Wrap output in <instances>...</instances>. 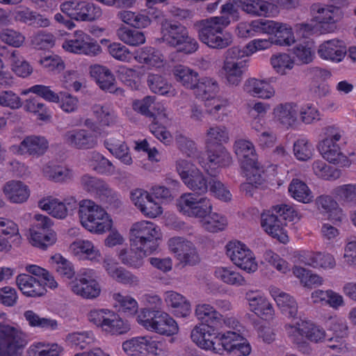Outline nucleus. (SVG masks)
I'll use <instances>...</instances> for the list:
<instances>
[{
	"mask_svg": "<svg viewBox=\"0 0 356 356\" xmlns=\"http://www.w3.org/2000/svg\"><path fill=\"white\" fill-rule=\"evenodd\" d=\"M230 24L228 16L211 17L195 24L200 40L213 49H224L233 42L232 35L225 29Z\"/></svg>",
	"mask_w": 356,
	"mask_h": 356,
	"instance_id": "nucleus-1",
	"label": "nucleus"
},
{
	"mask_svg": "<svg viewBox=\"0 0 356 356\" xmlns=\"http://www.w3.org/2000/svg\"><path fill=\"white\" fill-rule=\"evenodd\" d=\"M161 40L167 44L186 54L197 51L198 43L188 35L185 26L178 22L165 21L161 24Z\"/></svg>",
	"mask_w": 356,
	"mask_h": 356,
	"instance_id": "nucleus-2",
	"label": "nucleus"
},
{
	"mask_svg": "<svg viewBox=\"0 0 356 356\" xmlns=\"http://www.w3.org/2000/svg\"><path fill=\"white\" fill-rule=\"evenodd\" d=\"M131 246L152 253L161 238L159 227L152 222L141 220L134 223L129 231Z\"/></svg>",
	"mask_w": 356,
	"mask_h": 356,
	"instance_id": "nucleus-3",
	"label": "nucleus"
},
{
	"mask_svg": "<svg viewBox=\"0 0 356 356\" xmlns=\"http://www.w3.org/2000/svg\"><path fill=\"white\" fill-rule=\"evenodd\" d=\"M337 5L313 3L310 6L312 20L319 24L323 33H332L337 29V24L343 18V13L341 6L348 5L346 0H337Z\"/></svg>",
	"mask_w": 356,
	"mask_h": 356,
	"instance_id": "nucleus-4",
	"label": "nucleus"
},
{
	"mask_svg": "<svg viewBox=\"0 0 356 356\" xmlns=\"http://www.w3.org/2000/svg\"><path fill=\"white\" fill-rule=\"evenodd\" d=\"M325 138L318 145V151L323 158L341 167L350 166V161L341 152L337 144L342 137V131L337 127L330 126L325 129Z\"/></svg>",
	"mask_w": 356,
	"mask_h": 356,
	"instance_id": "nucleus-5",
	"label": "nucleus"
},
{
	"mask_svg": "<svg viewBox=\"0 0 356 356\" xmlns=\"http://www.w3.org/2000/svg\"><path fill=\"white\" fill-rule=\"evenodd\" d=\"M60 10L76 22H93L102 15L101 8L87 0H69L60 3Z\"/></svg>",
	"mask_w": 356,
	"mask_h": 356,
	"instance_id": "nucleus-6",
	"label": "nucleus"
},
{
	"mask_svg": "<svg viewBox=\"0 0 356 356\" xmlns=\"http://www.w3.org/2000/svg\"><path fill=\"white\" fill-rule=\"evenodd\" d=\"M177 210L182 215L196 218L207 217L213 210L211 200L193 193H185L176 200Z\"/></svg>",
	"mask_w": 356,
	"mask_h": 356,
	"instance_id": "nucleus-7",
	"label": "nucleus"
},
{
	"mask_svg": "<svg viewBox=\"0 0 356 356\" xmlns=\"http://www.w3.org/2000/svg\"><path fill=\"white\" fill-rule=\"evenodd\" d=\"M28 343L26 336L8 325L0 324V356H22Z\"/></svg>",
	"mask_w": 356,
	"mask_h": 356,
	"instance_id": "nucleus-8",
	"label": "nucleus"
},
{
	"mask_svg": "<svg viewBox=\"0 0 356 356\" xmlns=\"http://www.w3.org/2000/svg\"><path fill=\"white\" fill-rule=\"evenodd\" d=\"M226 254L234 265L250 273L258 268L254 253L244 243L234 241L226 245Z\"/></svg>",
	"mask_w": 356,
	"mask_h": 356,
	"instance_id": "nucleus-9",
	"label": "nucleus"
},
{
	"mask_svg": "<svg viewBox=\"0 0 356 356\" xmlns=\"http://www.w3.org/2000/svg\"><path fill=\"white\" fill-rule=\"evenodd\" d=\"M285 328L289 337L296 343H300V337H305L314 343L321 342L325 337L323 328L309 321H300L296 325H286Z\"/></svg>",
	"mask_w": 356,
	"mask_h": 356,
	"instance_id": "nucleus-10",
	"label": "nucleus"
},
{
	"mask_svg": "<svg viewBox=\"0 0 356 356\" xmlns=\"http://www.w3.org/2000/svg\"><path fill=\"white\" fill-rule=\"evenodd\" d=\"M63 48L66 51L74 54H85L95 56L101 52L100 45L83 31L74 32V38L65 41Z\"/></svg>",
	"mask_w": 356,
	"mask_h": 356,
	"instance_id": "nucleus-11",
	"label": "nucleus"
},
{
	"mask_svg": "<svg viewBox=\"0 0 356 356\" xmlns=\"http://www.w3.org/2000/svg\"><path fill=\"white\" fill-rule=\"evenodd\" d=\"M161 343L150 336L134 337L122 343L123 350L130 356L156 355Z\"/></svg>",
	"mask_w": 356,
	"mask_h": 356,
	"instance_id": "nucleus-12",
	"label": "nucleus"
},
{
	"mask_svg": "<svg viewBox=\"0 0 356 356\" xmlns=\"http://www.w3.org/2000/svg\"><path fill=\"white\" fill-rule=\"evenodd\" d=\"M49 148V142L45 137L37 135L26 136L18 145H13V152L19 155H29L38 158L44 155Z\"/></svg>",
	"mask_w": 356,
	"mask_h": 356,
	"instance_id": "nucleus-13",
	"label": "nucleus"
},
{
	"mask_svg": "<svg viewBox=\"0 0 356 356\" xmlns=\"http://www.w3.org/2000/svg\"><path fill=\"white\" fill-rule=\"evenodd\" d=\"M168 245L181 263L194 265L198 262L197 250L191 241L181 237H173L169 239Z\"/></svg>",
	"mask_w": 356,
	"mask_h": 356,
	"instance_id": "nucleus-14",
	"label": "nucleus"
},
{
	"mask_svg": "<svg viewBox=\"0 0 356 356\" xmlns=\"http://www.w3.org/2000/svg\"><path fill=\"white\" fill-rule=\"evenodd\" d=\"M133 109L137 113L152 118L153 121L159 118L163 123H166L168 113L166 108L159 103H155V97L146 96L142 99H136L133 102Z\"/></svg>",
	"mask_w": 356,
	"mask_h": 356,
	"instance_id": "nucleus-15",
	"label": "nucleus"
},
{
	"mask_svg": "<svg viewBox=\"0 0 356 356\" xmlns=\"http://www.w3.org/2000/svg\"><path fill=\"white\" fill-rule=\"evenodd\" d=\"M90 73L102 90L117 96L124 95V90L121 88H116L115 78L107 67L98 64L92 65Z\"/></svg>",
	"mask_w": 356,
	"mask_h": 356,
	"instance_id": "nucleus-16",
	"label": "nucleus"
},
{
	"mask_svg": "<svg viewBox=\"0 0 356 356\" xmlns=\"http://www.w3.org/2000/svg\"><path fill=\"white\" fill-rule=\"evenodd\" d=\"M245 298L250 310L257 316L265 320L273 318L275 312L273 307L261 292L249 290L245 293Z\"/></svg>",
	"mask_w": 356,
	"mask_h": 356,
	"instance_id": "nucleus-17",
	"label": "nucleus"
},
{
	"mask_svg": "<svg viewBox=\"0 0 356 356\" xmlns=\"http://www.w3.org/2000/svg\"><path fill=\"white\" fill-rule=\"evenodd\" d=\"M261 225L264 230L280 242L285 243L288 241V236L285 230L286 222L279 218L273 211H267L261 216Z\"/></svg>",
	"mask_w": 356,
	"mask_h": 356,
	"instance_id": "nucleus-18",
	"label": "nucleus"
},
{
	"mask_svg": "<svg viewBox=\"0 0 356 356\" xmlns=\"http://www.w3.org/2000/svg\"><path fill=\"white\" fill-rule=\"evenodd\" d=\"M192 341L200 348L210 350L216 353V340L218 332H215L213 326L200 324L192 330L191 333Z\"/></svg>",
	"mask_w": 356,
	"mask_h": 356,
	"instance_id": "nucleus-19",
	"label": "nucleus"
},
{
	"mask_svg": "<svg viewBox=\"0 0 356 356\" xmlns=\"http://www.w3.org/2000/svg\"><path fill=\"white\" fill-rule=\"evenodd\" d=\"M317 54L323 60L338 63L345 58L347 48L343 40L334 38L320 44Z\"/></svg>",
	"mask_w": 356,
	"mask_h": 356,
	"instance_id": "nucleus-20",
	"label": "nucleus"
},
{
	"mask_svg": "<svg viewBox=\"0 0 356 356\" xmlns=\"http://www.w3.org/2000/svg\"><path fill=\"white\" fill-rule=\"evenodd\" d=\"M207 161H200V163L210 174H212L213 169L229 166L232 161L230 154L222 145L216 146L214 148L207 146Z\"/></svg>",
	"mask_w": 356,
	"mask_h": 356,
	"instance_id": "nucleus-21",
	"label": "nucleus"
},
{
	"mask_svg": "<svg viewBox=\"0 0 356 356\" xmlns=\"http://www.w3.org/2000/svg\"><path fill=\"white\" fill-rule=\"evenodd\" d=\"M65 144L76 149H91L97 144V136L85 129H73L66 131L63 135Z\"/></svg>",
	"mask_w": 356,
	"mask_h": 356,
	"instance_id": "nucleus-22",
	"label": "nucleus"
},
{
	"mask_svg": "<svg viewBox=\"0 0 356 356\" xmlns=\"http://www.w3.org/2000/svg\"><path fill=\"white\" fill-rule=\"evenodd\" d=\"M242 10L252 16L273 17L277 13V7L264 0H233Z\"/></svg>",
	"mask_w": 356,
	"mask_h": 356,
	"instance_id": "nucleus-23",
	"label": "nucleus"
},
{
	"mask_svg": "<svg viewBox=\"0 0 356 356\" xmlns=\"http://www.w3.org/2000/svg\"><path fill=\"white\" fill-rule=\"evenodd\" d=\"M246 60H224L220 74L227 86H238L240 85L246 70Z\"/></svg>",
	"mask_w": 356,
	"mask_h": 356,
	"instance_id": "nucleus-24",
	"label": "nucleus"
},
{
	"mask_svg": "<svg viewBox=\"0 0 356 356\" xmlns=\"http://www.w3.org/2000/svg\"><path fill=\"white\" fill-rule=\"evenodd\" d=\"M234 149L243 168H254L257 166V155L251 141L238 139L234 143Z\"/></svg>",
	"mask_w": 356,
	"mask_h": 356,
	"instance_id": "nucleus-25",
	"label": "nucleus"
},
{
	"mask_svg": "<svg viewBox=\"0 0 356 356\" xmlns=\"http://www.w3.org/2000/svg\"><path fill=\"white\" fill-rule=\"evenodd\" d=\"M269 292L284 315L293 318L297 316L298 304L292 296L274 286L269 287Z\"/></svg>",
	"mask_w": 356,
	"mask_h": 356,
	"instance_id": "nucleus-26",
	"label": "nucleus"
},
{
	"mask_svg": "<svg viewBox=\"0 0 356 356\" xmlns=\"http://www.w3.org/2000/svg\"><path fill=\"white\" fill-rule=\"evenodd\" d=\"M16 283L22 293L31 298H38L46 293L44 284L35 277L29 274H19L16 277Z\"/></svg>",
	"mask_w": 356,
	"mask_h": 356,
	"instance_id": "nucleus-27",
	"label": "nucleus"
},
{
	"mask_svg": "<svg viewBox=\"0 0 356 356\" xmlns=\"http://www.w3.org/2000/svg\"><path fill=\"white\" fill-rule=\"evenodd\" d=\"M243 90L254 97L270 99L275 95L274 88L266 80L249 78L243 84Z\"/></svg>",
	"mask_w": 356,
	"mask_h": 356,
	"instance_id": "nucleus-28",
	"label": "nucleus"
},
{
	"mask_svg": "<svg viewBox=\"0 0 356 356\" xmlns=\"http://www.w3.org/2000/svg\"><path fill=\"white\" fill-rule=\"evenodd\" d=\"M70 250L79 259L99 261L101 257L99 250L88 240H76L70 244Z\"/></svg>",
	"mask_w": 356,
	"mask_h": 356,
	"instance_id": "nucleus-29",
	"label": "nucleus"
},
{
	"mask_svg": "<svg viewBox=\"0 0 356 356\" xmlns=\"http://www.w3.org/2000/svg\"><path fill=\"white\" fill-rule=\"evenodd\" d=\"M105 211L101 206L91 200H83L79 202V215L82 226L92 232L97 218L96 211Z\"/></svg>",
	"mask_w": 356,
	"mask_h": 356,
	"instance_id": "nucleus-30",
	"label": "nucleus"
},
{
	"mask_svg": "<svg viewBox=\"0 0 356 356\" xmlns=\"http://www.w3.org/2000/svg\"><path fill=\"white\" fill-rule=\"evenodd\" d=\"M195 85L192 90L194 95L204 102L213 99L219 91L218 81L209 76L199 77Z\"/></svg>",
	"mask_w": 356,
	"mask_h": 356,
	"instance_id": "nucleus-31",
	"label": "nucleus"
},
{
	"mask_svg": "<svg viewBox=\"0 0 356 356\" xmlns=\"http://www.w3.org/2000/svg\"><path fill=\"white\" fill-rule=\"evenodd\" d=\"M298 112V106L293 102L280 104L273 109L275 119L286 128H289L296 123Z\"/></svg>",
	"mask_w": 356,
	"mask_h": 356,
	"instance_id": "nucleus-32",
	"label": "nucleus"
},
{
	"mask_svg": "<svg viewBox=\"0 0 356 356\" xmlns=\"http://www.w3.org/2000/svg\"><path fill=\"white\" fill-rule=\"evenodd\" d=\"M164 299L168 307L177 317H186L191 313L190 302L181 294L173 291H166Z\"/></svg>",
	"mask_w": 356,
	"mask_h": 356,
	"instance_id": "nucleus-33",
	"label": "nucleus"
},
{
	"mask_svg": "<svg viewBox=\"0 0 356 356\" xmlns=\"http://www.w3.org/2000/svg\"><path fill=\"white\" fill-rule=\"evenodd\" d=\"M104 146L113 156L123 164L131 165L133 163L130 149L122 139L109 138L104 140Z\"/></svg>",
	"mask_w": 356,
	"mask_h": 356,
	"instance_id": "nucleus-34",
	"label": "nucleus"
},
{
	"mask_svg": "<svg viewBox=\"0 0 356 356\" xmlns=\"http://www.w3.org/2000/svg\"><path fill=\"white\" fill-rule=\"evenodd\" d=\"M12 71L18 76L26 78L33 72L31 65L23 58L18 50L7 51L5 55Z\"/></svg>",
	"mask_w": 356,
	"mask_h": 356,
	"instance_id": "nucleus-35",
	"label": "nucleus"
},
{
	"mask_svg": "<svg viewBox=\"0 0 356 356\" xmlns=\"http://www.w3.org/2000/svg\"><path fill=\"white\" fill-rule=\"evenodd\" d=\"M152 327L151 332L167 336L177 334L179 330L175 321L168 314L160 311L156 312Z\"/></svg>",
	"mask_w": 356,
	"mask_h": 356,
	"instance_id": "nucleus-36",
	"label": "nucleus"
},
{
	"mask_svg": "<svg viewBox=\"0 0 356 356\" xmlns=\"http://www.w3.org/2000/svg\"><path fill=\"white\" fill-rule=\"evenodd\" d=\"M214 276L222 282L234 286L247 284L245 277L232 266H219L214 270Z\"/></svg>",
	"mask_w": 356,
	"mask_h": 356,
	"instance_id": "nucleus-37",
	"label": "nucleus"
},
{
	"mask_svg": "<svg viewBox=\"0 0 356 356\" xmlns=\"http://www.w3.org/2000/svg\"><path fill=\"white\" fill-rule=\"evenodd\" d=\"M3 191L10 202L17 204L26 202L30 195L28 186L20 181L7 182Z\"/></svg>",
	"mask_w": 356,
	"mask_h": 356,
	"instance_id": "nucleus-38",
	"label": "nucleus"
},
{
	"mask_svg": "<svg viewBox=\"0 0 356 356\" xmlns=\"http://www.w3.org/2000/svg\"><path fill=\"white\" fill-rule=\"evenodd\" d=\"M140 248L132 247L129 249L122 248L119 250L118 257L121 263L134 268H139L143 265V258L149 254Z\"/></svg>",
	"mask_w": 356,
	"mask_h": 356,
	"instance_id": "nucleus-39",
	"label": "nucleus"
},
{
	"mask_svg": "<svg viewBox=\"0 0 356 356\" xmlns=\"http://www.w3.org/2000/svg\"><path fill=\"white\" fill-rule=\"evenodd\" d=\"M195 315L205 325H217L225 321L223 316L213 306L208 303H200L195 306Z\"/></svg>",
	"mask_w": 356,
	"mask_h": 356,
	"instance_id": "nucleus-40",
	"label": "nucleus"
},
{
	"mask_svg": "<svg viewBox=\"0 0 356 356\" xmlns=\"http://www.w3.org/2000/svg\"><path fill=\"white\" fill-rule=\"evenodd\" d=\"M318 209L322 212L327 213V218L334 222H341L344 215L338 203L327 195L320 196L316 200Z\"/></svg>",
	"mask_w": 356,
	"mask_h": 356,
	"instance_id": "nucleus-41",
	"label": "nucleus"
},
{
	"mask_svg": "<svg viewBox=\"0 0 356 356\" xmlns=\"http://www.w3.org/2000/svg\"><path fill=\"white\" fill-rule=\"evenodd\" d=\"M38 207L56 218L63 219L67 216L66 203L51 196L41 199L38 202Z\"/></svg>",
	"mask_w": 356,
	"mask_h": 356,
	"instance_id": "nucleus-42",
	"label": "nucleus"
},
{
	"mask_svg": "<svg viewBox=\"0 0 356 356\" xmlns=\"http://www.w3.org/2000/svg\"><path fill=\"white\" fill-rule=\"evenodd\" d=\"M147 84L149 90L155 94L175 97L177 93L172 86L159 74H149L147 76Z\"/></svg>",
	"mask_w": 356,
	"mask_h": 356,
	"instance_id": "nucleus-43",
	"label": "nucleus"
},
{
	"mask_svg": "<svg viewBox=\"0 0 356 356\" xmlns=\"http://www.w3.org/2000/svg\"><path fill=\"white\" fill-rule=\"evenodd\" d=\"M240 341H243V337L236 332H218V339H217L216 344L217 346L216 353L222 355L225 350L228 352L234 351V348L238 346Z\"/></svg>",
	"mask_w": 356,
	"mask_h": 356,
	"instance_id": "nucleus-44",
	"label": "nucleus"
},
{
	"mask_svg": "<svg viewBox=\"0 0 356 356\" xmlns=\"http://www.w3.org/2000/svg\"><path fill=\"white\" fill-rule=\"evenodd\" d=\"M172 73L175 80L183 87L189 90H193L199 78L197 72L181 65L175 67Z\"/></svg>",
	"mask_w": 356,
	"mask_h": 356,
	"instance_id": "nucleus-45",
	"label": "nucleus"
},
{
	"mask_svg": "<svg viewBox=\"0 0 356 356\" xmlns=\"http://www.w3.org/2000/svg\"><path fill=\"white\" fill-rule=\"evenodd\" d=\"M133 58L139 63L157 67L163 61L159 51L151 47H145L134 51Z\"/></svg>",
	"mask_w": 356,
	"mask_h": 356,
	"instance_id": "nucleus-46",
	"label": "nucleus"
},
{
	"mask_svg": "<svg viewBox=\"0 0 356 356\" xmlns=\"http://www.w3.org/2000/svg\"><path fill=\"white\" fill-rule=\"evenodd\" d=\"M183 182L195 194L204 195L208 191V181L202 172L198 169H194L191 173L184 178Z\"/></svg>",
	"mask_w": 356,
	"mask_h": 356,
	"instance_id": "nucleus-47",
	"label": "nucleus"
},
{
	"mask_svg": "<svg viewBox=\"0 0 356 356\" xmlns=\"http://www.w3.org/2000/svg\"><path fill=\"white\" fill-rule=\"evenodd\" d=\"M229 140V134L225 125L213 124L206 131L207 146L222 145Z\"/></svg>",
	"mask_w": 356,
	"mask_h": 356,
	"instance_id": "nucleus-48",
	"label": "nucleus"
},
{
	"mask_svg": "<svg viewBox=\"0 0 356 356\" xmlns=\"http://www.w3.org/2000/svg\"><path fill=\"white\" fill-rule=\"evenodd\" d=\"M302 262L314 268L332 269L336 266L334 257L329 253H311L304 257Z\"/></svg>",
	"mask_w": 356,
	"mask_h": 356,
	"instance_id": "nucleus-49",
	"label": "nucleus"
},
{
	"mask_svg": "<svg viewBox=\"0 0 356 356\" xmlns=\"http://www.w3.org/2000/svg\"><path fill=\"white\" fill-rule=\"evenodd\" d=\"M118 17L125 24L136 29H143L151 24L149 17L143 13L122 10L118 13Z\"/></svg>",
	"mask_w": 356,
	"mask_h": 356,
	"instance_id": "nucleus-50",
	"label": "nucleus"
},
{
	"mask_svg": "<svg viewBox=\"0 0 356 356\" xmlns=\"http://www.w3.org/2000/svg\"><path fill=\"white\" fill-rule=\"evenodd\" d=\"M289 192L297 201L309 203L313 200L312 192L307 185L298 179H293L289 186Z\"/></svg>",
	"mask_w": 356,
	"mask_h": 356,
	"instance_id": "nucleus-51",
	"label": "nucleus"
},
{
	"mask_svg": "<svg viewBox=\"0 0 356 356\" xmlns=\"http://www.w3.org/2000/svg\"><path fill=\"white\" fill-rule=\"evenodd\" d=\"M94 195L111 208L117 209L121 205L119 195L104 180Z\"/></svg>",
	"mask_w": 356,
	"mask_h": 356,
	"instance_id": "nucleus-52",
	"label": "nucleus"
},
{
	"mask_svg": "<svg viewBox=\"0 0 356 356\" xmlns=\"http://www.w3.org/2000/svg\"><path fill=\"white\" fill-rule=\"evenodd\" d=\"M92 111L99 122L103 126H112L118 122L115 111L108 104H95Z\"/></svg>",
	"mask_w": 356,
	"mask_h": 356,
	"instance_id": "nucleus-53",
	"label": "nucleus"
},
{
	"mask_svg": "<svg viewBox=\"0 0 356 356\" xmlns=\"http://www.w3.org/2000/svg\"><path fill=\"white\" fill-rule=\"evenodd\" d=\"M130 330L129 324L112 310L102 330L111 334H122Z\"/></svg>",
	"mask_w": 356,
	"mask_h": 356,
	"instance_id": "nucleus-54",
	"label": "nucleus"
},
{
	"mask_svg": "<svg viewBox=\"0 0 356 356\" xmlns=\"http://www.w3.org/2000/svg\"><path fill=\"white\" fill-rule=\"evenodd\" d=\"M70 289L74 294L86 299H94L98 297L101 292L97 282L70 283Z\"/></svg>",
	"mask_w": 356,
	"mask_h": 356,
	"instance_id": "nucleus-55",
	"label": "nucleus"
},
{
	"mask_svg": "<svg viewBox=\"0 0 356 356\" xmlns=\"http://www.w3.org/2000/svg\"><path fill=\"white\" fill-rule=\"evenodd\" d=\"M333 194L343 204L350 207L356 205V184L339 186L334 189Z\"/></svg>",
	"mask_w": 356,
	"mask_h": 356,
	"instance_id": "nucleus-56",
	"label": "nucleus"
},
{
	"mask_svg": "<svg viewBox=\"0 0 356 356\" xmlns=\"http://www.w3.org/2000/svg\"><path fill=\"white\" fill-rule=\"evenodd\" d=\"M90 166L101 175H112L115 172V167L113 163L97 152L91 154Z\"/></svg>",
	"mask_w": 356,
	"mask_h": 356,
	"instance_id": "nucleus-57",
	"label": "nucleus"
},
{
	"mask_svg": "<svg viewBox=\"0 0 356 356\" xmlns=\"http://www.w3.org/2000/svg\"><path fill=\"white\" fill-rule=\"evenodd\" d=\"M24 316L31 327H37L48 330H55L58 328L57 321L40 317L32 310L26 311L24 313Z\"/></svg>",
	"mask_w": 356,
	"mask_h": 356,
	"instance_id": "nucleus-58",
	"label": "nucleus"
},
{
	"mask_svg": "<svg viewBox=\"0 0 356 356\" xmlns=\"http://www.w3.org/2000/svg\"><path fill=\"white\" fill-rule=\"evenodd\" d=\"M229 101L226 98L221 97L213 99L211 106L206 104L208 113L213 116L219 122L224 121L228 117L230 113L229 110Z\"/></svg>",
	"mask_w": 356,
	"mask_h": 356,
	"instance_id": "nucleus-59",
	"label": "nucleus"
},
{
	"mask_svg": "<svg viewBox=\"0 0 356 356\" xmlns=\"http://www.w3.org/2000/svg\"><path fill=\"white\" fill-rule=\"evenodd\" d=\"M44 174L47 178L56 182L68 181L74 177V172L71 169L60 165L45 167Z\"/></svg>",
	"mask_w": 356,
	"mask_h": 356,
	"instance_id": "nucleus-60",
	"label": "nucleus"
},
{
	"mask_svg": "<svg viewBox=\"0 0 356 356\" xmlns=\"http://www.w3.org/2000/svg\"><path fill=\"white\" fill-rule=\"evenodd\" d=\"M55 264V270L57 274L64 280H71L75 275V270L71 261L60 254H56L51 257Z\"/></svg>",
	"mask_w": 356,
	"mask_h": 356,
	"instance_id": "nucleus-61",
	"label": "nucleus"
},
{
	"mask_svg": "<svg viewBox=\"0 0 356 356\" xmlns=\"http://www.w3.org/2000/svg\"><path fill=\"white\" fill-rule=\"evenodd\" d=\"M118 38L130 46H138L145 42L143 33L128 28H120L117 31Z\"/></svg>",
	"mask_w": 356,
	"mask_h": 356,
	"instance_id": "nucleus-62",
	"label": "nucleus"
},
{
	"mask_svg": "<svg viewBox=\"0 0 356 356\" xmlns=\"http://www.w3.org/2000/svg\"><path fill=\"white\" fill-rule=\"evenodd\" d=\"M314 173L319 178L331 180L337 179L341 176V171L328 165L322 160L315 161L312 164Z\"/></svg>",
	"mask_w": 356,
	"mask_h": 356,
	"instance_id": "nucleus-63",
	"label": "nucleus"
},
{
	"mask_svg": "<svg viewBox=\"0 0 356 356\" xmlns=\"http://www.w3.org/2000/svg\"><path fill=\"white\" fill-rule=\"evenodd\" d=\"M113 297L116 306L122 312L131 316H134L138 312V304L133 297L121 293H114Z\"/></svg>",
	"mask_w": 356,
	"mask_h": 356,
	"instance_id": "nucleus-64",
	"label": "nucleus"
}]
</instances>
